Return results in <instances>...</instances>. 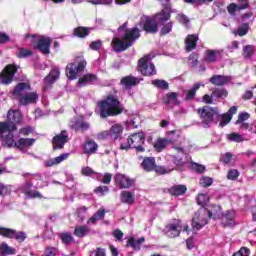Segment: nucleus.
Listing matches in <instances>:
<instances>
[{
    "label": "nucleus",
    "instance_id": "47",
    "mask_svg": "<svg viewBox=\"0 0 256 256\" xmlns=\"http://www.w3.org/2000/svg\"><path fill=\"white\" fill-rule=\"evenodd\" d=\"M18 103L20 106L25 107L31 105V103H37L36 97H20L18 98Z\"/></svg>",
    "mask_w": 256,
    "mask_h": 256
},
{
    "label": "nucleus",
    "instance_id": "31",
    "mask_svg": "<svg viewBox=\"0 0 256 256\" xmlns=\"http://www.w3.org/2000/svg\"><path fill=\"white\" fill-rule=\"evenodd\" d=\"M102 219H105V209L100 208L88 219L87 225H97V221H102Z\"/></svg>",
    "mask_w": 256,
    "mask_h": 256
},
{
    "label": "nucleus",
    "instance_id": "41",
    "mask_svg": "<svg viewBox=\"0 0 256 256\" xmlns=\"http://www.w3.org/2000/svg\"><path fill=\"white\" fill-rule=\"evenodd\" d=\"M96 179L97 181H100V183H103L104 185H109V183H111V179H113V175L111 173H98Z\"/></svg>",
    "mask_w": 256,
    "mask_h": 256
},
{
    "label": "nucleus",
    "instance_id": "58",
    "mask_svg": "<svg viewBox=\"0 0 256 256\" xmlns=\"http://www.w3.org/2000/svg\"><path fill=\"white\" fill-rule=\"evenodd\" d=\"M229 92L225 88L216 89L212 92L211 97H227Z\"/></svg>",
    "mask_w": 256,
    "mask_h": 256
},
{
    "label": "nucleus",
    "instance_id": "1",
    "mask_svg": "<svg viewBox=\"0 0 256 256\" xmlns=\"http://www.w3.org/2000/svg\"><path fill=\"white\" fill-rule=\"evenodd\" d=\"M141 37V32L138 27L128 28L127 22L118 28V32L112 39V47L116 53L127 51L129 47Z\"/></svg>",
    "mask_w": 256,
    "mask_h": 256
},
{
    "label": "nucleus",
    "instance_id": "34",
    "mask_svg": "<svg viewBox=\"0 0 256 256\" xmlns=\"http://www.w3.org/2000/svg\"><path fill=\"white\" fill-rule=\"evenodd\" d=\"M197 41H199V37L195 34L188 35L186 38V51H193L195 47H197Z\"/></svg>",
    "mask_w": 256,
    "mask_h": 256
},
{
    "label": "nucleus",
    "instance_id": "45",
    "mask_svg": "<svg viewBox=\"0 0 256 256\" xmlns=\"http://www.w3.org/2000/svg\"><path fill=\"white\" fill-rule=\"evenodd\" d=\"M81 174L84 175V177H92V179H97V175H99V173L95 172L89 166L82 167Z\"/></svg>",
    "mask_w": 256,
    "mask_h": 256
},
{
    "label": "nucleus",
    "instance_id": "25",
    "mask_svg": "<svg viewBox=\"0 0 256 256\" xmlns=\"http://www.w3.org/2000/svg\"><path fill=\"white\" fill-rule=\"evenodd\" d=\"M82 149L86 155H93L97 153V149H99V145H97L96 141L89 140L82 145Z\"/></svg>",
    "mask_w": 256,
    "mask_h": 256
},
{
    "label": "nucleus",
    "instance_id": "40",
    "mask_svg": "<svg viewBox=\"0 0 256 256\" xmlns=\"http://www.w3.org/2000/svg\"><path fill=\"white\" fill-rule=\"evenodd\" d=\"M175 170V166H157V164L154 167L155 173H158V175H167V173H171V171Z\"/></svg>",
    "mask_w": 256,
    "mask_h": 256
},
{
    "label": "nucleus",
    "instance_id": "64",
    "mask_svg": "<svg viewBox=\"0 0 256 256\" xmlns=\"http://www.w3.org/2000/svg\"><path fill=\"white\" fill-rule=\"evenodd\" d=\"M90 256H106L105 249L97 248L96 250L90 252Z\"/></svg>",
    "mask_w": 256,
    "mask_h": 256
},
{
    "label": "nucleus",
    "instance_id": "9",
    "mask_svg": "<svg viewBox=\"0 0 256 256\" xmlns=\"http://www.w3.org/2000/svg\"><path fill=\"white\" fill-rule=\"evenodd\" d=\"M213 217V213L209 211V209L202 208L198 210L194 217L192 218V230L193 231H201L205 225H207L208 220Z\"/></svg>",
    "mask_w": 256,
    "mask_h": 256
},
{
    "label": "nucleus",
    "instance_id": "53",
    "mask_svg": "<svg viewBox=\"0 0 256 256\" xmlns=\"http://www.w3.org/2000/svg\"><path fill=\"white\" fill-rule=\"evenodd\" d=\"M13 239L18 241V243H23V241H25V239H27V234L23 231L14 230Z\"/></svg>",
    "mask_w": 256,
    "mask_h": 256
},
{
    "label": "nucleus",
    "instance_id": "14",
    "mask_svg": "<svg viewBox=\"0 0 256 256\" xmlns=\"http://www.w3.org/2000/svg\"><path fill=\"white\" fill-rule=\"evenodd\" d=\"M17 73L15 65H7L4 70L0 73V83L2 85H11L13 83V77Z\"/></svg>",
    "mask_w": 256,
    "mask_h": 256
},
{
    "label": "nucleus",
    "instance_id": "21",
    "mask_svg": "<svg viewBox=\"0 0 256 256\" xmlns=\"http://www.w3.org/2000/svg\"><path fill=\"white\" fill-rule=\"evenodd\" d=\"M235 113H237V107L236 106H232L228 112L219 115L218 119H220V127H225V125H229V123H231V119H233V115H235Z\"/></svg>",
    "mask_w": 256,
    "mask_h": 256
},
{
    "label": "nucleus",
    "instance_id": "10",
    "mask_svg": "<svg viewBox=\"0 0 256 256\" xmlns=\"http://www.w3.org/2000/svg\"><path fill=\"white\" fill-rule=\"evenodd\" d=\"M198 115L205 127H209L212 123H215V119H219V109L204 106L198 109Z\"/></svg>",
    "mask_w": 256,
    "mask_h": 256
},
{
    "label": "nucleus",
    "instance_id": "42",
    "mask_svg": "<svg viewBox=\"0 0 256 256\" xmlns=\"http://www.w3.org/2000/svg\"><path fill=\"white\" fill-rule=\"evenodd\" d=\"M5 255H15V249L7 245L6 243H3L0 245V256Z\"/></svg>",
    "mask_w": 256,
    "mask_h": 256
},
{
    "label": "nucleus",
    "instance_id": "12",
    "mask_svg": "<svg viewBox=\"0 0 256 256\" xmlns=\"http://www.w3.org/2000/svg\"><path fill=\"white\" fill-rule=\"evenodd\" d=\"M29 91H31V84L29 82H21L14 88L12 95L17 97H38L36 92Z\"/></svg>",
    "mask_w": 256,
    "mask_h": 256
},
{
    "label": "nucleus",
    "instance_id": "36",
    "mask_svg": "<svg viewBox=\"0 0 256 256\" xmlns=\"http://www.w3.org/2000/svg\"><path fill=\"white\" fill-rule=\"evenodd\" d=\"M123 135V126L115 124L110 128V137L116 141Z\"/></svg>",
    "mask_w": 256,
    "mask_h": 256
},
{
    "label": "nucleus",
    "instance_id": "16",
    "mask_svg": "<svg viewBox=\"0 0 256 256\" xmlns=\"http://www.w3.org/2000/svg\"><path fill=\"white\" fill-rule=\"evenodd\" d=\"M141 25L143 27V31H146V33H157L159 31V26L155 18L143 16L141 18L140 27Z\"/></svg>",
    "mask_w": 256,
    "mask_h": 256
},
{
    "label": "nucleus",
    "instance_id": "62",
    "mask_svg": "<svg viewBox=\"0 0 256 256\" xmlns=\"http://www.w3.org/2000/svg\"><path fill=\"white\" fill-rule=\"evenodd\" d=\"M59 253V248L53 247V246H48L45 249V255L46 256H55Z\"/></svg>",
    "mask_w": 256,
    "mask_h": 256
},
{
    "label": "nucleus",
    "instance_id": "61",
    "mask_svg": "<svg viewBox=\"0 0 256 256\" xmlns=\"http://www.w3.org/2000/svg\"><path fill=\"white\" fill-rule=\"evenodd\" d=\"M103 47V42L101 40L92 41L89 45V49L92 51H99Z\"/></svg>",
    "mask_w": 256,
    "mask_h": 256
},
{
    "label": "nucleus",
    "instance_id": "28",
    "mask_svg": "<svg viewBox=\"0 0 256 256\" xmlns=\"http://www.w3.org/2000/svg\"><path fill=\"white\" fill-rule=\"evenodd\" d=\"M155 165H157L155 157H145L141 163L142 169H144V171H147L148 173L154 171Z\"/></svg>",
    "mask_w": 256,
    "mask_h": 256
},
{
    "label": "nucleus",
    "instance_id": "11",
    "mask_svg": "<svg viewBox=\"0 0 256 256\" xmlns=\"http://www.w3.org/2000/svg\"><path fill=\"white\" fill-rule=\"evenodd\" d=\"M151 59L153 57L148 54L138 61V71L146 77L157 75V69H155V64L151 63Z\"/></svg>",
    "mask_w": 256,
    "mask_h": 256
},
{
    "label": "nucleus",
    "instance_id": "60",
    "mask_svg": "<svg viewBox=\"0 0 256 256\" xmlns=\"http://www.w3.org/2000/svg\"><path fill=\"white\" fill-rule=\"evenodd\" d=\"M247 33H249V24L244 23L238 27L239 37H243L244 35H247Z\"/></svg>",
    "mask_w": 256,
    "mask_h": 256
},
{
    "label": "nucleus",
    "instance_id": "5",
    "mask_svg": "<svg viewBox=\"0 0 256 256\" xmlns=\"http://www.w3.org/2000/svg\"><path fill=\"white\" fill-rule=\"evenodd\" d=\"M35 141V138H20L15 141V135L13 134L6 135L2 138V143L5 147H15L19 151H22V153H27L35 145Z\"/></svg>",
    "mask_w": 256,
    "mask_h": 256
},
{
    "label": "nucleus",
    "instance_id": "15",
    "mask_svg": "<svg viewBox=\"0 0 256 256\" xmlns=\"http://www.w3.org/2000/svg\"><path fill=\"white\" fill-rule=\"evenodd\" d=\"M66 143H69V133L67 130L61 131L60 134H57L52 138V147L54 151L63 149Z\"/></svg>",
    "mask_w": 256,
    "mask_h": 256
},
{
    "label": "nucleus",
    "instance_id": "48",
    "mask_svg": "<svg viewBox=\"0 0 256 256\" xmlns=\"http://www.w3.org/2000/svg\"><path fill=\"white\" fill-rule=\"evenodd\" d=\"M152 85L157 89H164V90L169 89V83L165 80H159V79L153 80Z\"/></svg>",
    "mask_w": 256,
    "mask_h": 256
},
{
    "label": "nucleus",
    "instance_id": "6",
    "mask_svg": "<svg viewBox=\"0 0 256 256\" xmlns=\"http://www.w3.org/2000/svg\"><path fill=\"white\" fill-rule=\"evenodd\" d=\"M87 67V60L83 56H77L72 62L66 66V76L71 81L81 77L85 68Z\"/></svg>",
    "mask_w": 256,
    "mask_h": 256
},
{
    "label": "nucleus",
    "instance_id": "3",
    "mask_svg": "<svg viewBox=\"0 0 256 256\" xmlns=\"http://www.w3.org/2000/svg\"><path fill=\"white\" fill-rule=\"evenodd\" d=\"M99 114L102 119L107 117H117L121 113H127L125 106L116 97H107L106 99L98 102Z\"/></svg>",
    "mask_w": 256,
    "mask_h": 256
},
{
    "label": "nucleus",
    "instance_id": "30",
    "mask_svg": "<svg viewBox=\"0 0 256 256\" xmlns=\"http://www.w3.org/2000/svg\"><path fill=\"white\" fill-rule=\"evenodd\" d=\"M69 153L61 154L55 158H51L44 162L45 167H53L54 165H59V163H63L66 159H68Z\"/></svg>",
    "mask_w": 256,
    "mask_h": 256
},
{
    "label": "nucleus",
    "instance_id": "18",
    "mask_svg": "<svg viewBox=\"0 0 256 256\" xmlns=\"http://www.w3.org/2000/svg\"><path fill=\"white\" fill-rule=\"evenodd\" d=\"M237 214L235 210H228L222 214L221 221L223 227H235V218Z\"/></svg>",
    "mask_w": 256,
    "mask_h": 256
},
{
    "label": "nucleus",
    "instance_id": "57",
    "mask_svg": "<svg viewBox=\"0 0 256 256\" xmlns=\"http://www.w3.org/2000/svg\"><path fill=\"white\" fill-rule=\"evenodd\" d=\"M254 53H255V48L251 45H247L244 48L243 56L245 57V59H251Z\"/></svg>",
    "mask_w": 256,
    "mask_h": 256
},
{
    "label": "nucleus",
    "instance_id": "44",
    "mask_svg": "<svg viewBox=\"0 0 256 256\" xmlns=\"http://www.w3.org/2000/svg\"><path fill=\"white\" fill-rule=\"evenodd\" d=\"M73 129H75V131H81L83 133V131H87V129H89V123L83 120H78L73 124Z\"/></svg>",
    "mask_w": 256,
    "mask_h": 256
},
{
    "label": "nucleus",
    "instance_id": "23",
    "mask_svg": "<svg viewBox=\"0 0 256 256\" xmlns=\"http://www.w3.org/2000/svg\"><path fill=\"white\" fill-rule=\"evenodd\" d=\"M171 19V8L167 7L163 9L160 13L156 14L154 20L159 25H163V23H167Z\"/></svg>",
    "mask_w": 256,
    "mask_h": 256
},
{
    "label": "nucleus",
    "instance_id": "20",
    "mask_svg": "<svg viewBox=\"0 0 256 256\" xmlns=\"http://www.w3.org/2000/svg\"><path fill=\"white\" fill-rule=\"evenodd\" d=\"M37 49L44 55H49L51 52V38L41 36L38 40Z\"/></svg>",
    "mask_w": 256,
    "mask_h": 256
},
{
    "label": "nucleus",
    "instance_id": "56",
    "mask_svg": "<svg viewBox=\"0 0 256 256\" xmlns=\"http://www.w3.org/2000/svg\"><path fill=\"white\" fill-rule=\"evenodd\" d=\"M197 203L201 207H205V205H207V203H209V195H207V194H199L198 197H197Z\"/></svg>",
    "mask_w": 256,
    "mask_h": 256
},
{
    "label": "nucleus",
    "instance_id": "19",
    "mask_svg": "<svg viewBox=\"0 0 256 256\" xmlns=\"http://www.w3.org/2000/svg\"><path fill=\"white\" fill-rule=\"evenodd\" d=\"M205 61L207 63H215L223 59V50L208 49L205 51Z\"/></svg>",
    "mask_w": 256,
    "mask_h": 256
},
{
    "label": "nucleus",
    "instance_id": "59",
    "mask_svg": "<svg viewBox=\"0 0 256 256\" xmlns=\"http://www.w3.org/2000/svg\"><path fill=\"white\" fill-rule=\"evenodd\" d=\"M173 31V22L166 23L160 30L161 35H167Z\"/></svg>",
    "mask_w": 256,
    "mask_h": 256
},
{
    "label": "nucleus",
    "instance_id": "27",
    "mask_svg": "<svg viewBox=\"0 0 256 256\" xmlns=\"http://www.w3.org/2000/svg\"><path fill=\"white\" fill-rule=\"evenodd\" d=\"M120 201L126 205H133L135 203V193L127 190L122 191L120 193Z\"/></svg>",
    "mask_w": 256,
    "mask_h": 256
},
{
    "label": "nucleus",
    "instance_id": "33",
    "mask_svg": "<svg viewBox=\"0 0 256 256\" xmlns=\"http://www.w3.org/2000/svg\"><path fill=\"white\" fill-rule=\"evenodd\" d=\"M170 195L174 197H179L181 195H185L187 193V186L185 185H174L169 189Z\"/></svg>",
    "mask_w": 256,
    "mask_h": 256
},
{
    "label": "nucleus",
    "instance_id": "26",
    "mask_svg": "<svg viewBox=\"0 0 256 256\" xmlns=\"http://www.w3.org/2000/svg\"><path fill=\"white\" fill-rule=\"evenodd\" d=\"M144 241L145 237L135 239V237L132 236L127 240L126 247H131L134 251H141V245H143Z\"/></svg>",
    "mask_w": 256,
    "mask_h": 256
},
{
    "label": "nucleus",
    "instance_id": "39",
    "mask_svg": "<svg viewBox=\"0 0 256 256\" xmlns=\"http://www.w3.org/2000/svg\"><path fill=\"white\" fill-rule=\"evenodd\" d=\"M169 145V140L165 139V138H159L158 140H156V142L154 143V149L158 152L161 153V151H163V149H165V147H167Z\"/></svg>",
    "mask_w": 256,
    "mask_h": 256
},
{
    "label": "nucleus",
    "instance_id": "29",
    "mask_svg": "<svg viewBox=\"0 0 256 256\" xmlns=\"http://www.w3.org/2000/svg\"><path fill=\"white\" fill-rule=\"evenodd\" d=\"M251 115L247 112H242L238 115V119L236 120V125H240V129L242 131H247V128L249 127V123L245 122L247 121Z\"/></svg>",
    "mask_w": 256,
    "mask_h": 256
},
{
    "label": "nucleus",
    "instance_id": "7",
    "mask_svg": "<svg viewBox=\"0 0 256 256\" xmlns=\"http://www.w3.org/2000/svg\"><path fill=\"white\" fill-rule=\"evenodd\" d=\"M144 144L145 133L138 132L130 135L126 141H122L120 149L124 151H128V149H136L138 153H143V151H145V148L143 147Z\"/></svg>",
    "mask_w": 256,
    "mask_h": 256
},
{
    "label": "nucleus",
    "instance_id": "51",
    "mask_svg": "<svg viewBox=\"0 0 256 256\" xmlns=\"http://www.w3.org/2000/svg\"><path fill=\"white\" fill-rule=\"evenodd\" d=\"M164 103L167 109H173L175 105H178L177 97H166L164 98Z\"/></svg>",
    "mask_w": 256,
    "mask_h": 256
},
{
    "label": "nucleus",
    "instance_id": "35",
    "mask_svg": "<svg viewBox=\"0 0 256 256\" xmlns=\"http://www.w3.org/2000/svg\"><path fill=\"white\" fill-rule=\"evenodd\" d=\"M139 83V80L133 76H125L121 79V85L125 87V89H131V87H135Z\"/></svg>",
    "mask_w": 256,
    "mask_h": 256
},
{
    "label": "nucleus",
    "instance_id": "8",
    "mask_svg": "<svg viewBox=\"0 0 256 256\" xmlns=\"http://www.w3.org/2000/svg\"><path fill=\"white\" fill-rule=\"evenodd\" d=\"M182 231L189 233V225L183 226V221L177 218L171 219L164 227V233L170 239L179 237Z\"/></svg>",
    "mask_w": 256,
    "mask_h": 256
},
{
    "label": "nucleus",
    "instance_id": "22",
    "mask_svg": "<svg viewBox=\"0 0 256 256\" xmlns=\"http://www.w3.org/2000/svg\"><path fill=\"white\" fill-rule=\"evenodd\" d=\"M233 81L232 76H225V75H214L210 78V83L212 85H216L218 87H222L223 85H227Z\"/></svg>",
    "mask_w": 256,
    "mask_h": 256
},
{
    "label": "nucleus",
    "instance_id": "37",
    "mask_svg": "<svg viewBox=\"0 0 256 256\" xmlns=\"http://www.w3.org/2000/svg\"><path fill=\"white\" fill-rule=\"evenodd\" d=\"M248 8H249V3H244L240 5L232 3L227 7V11L230 15H235L236 11H241V9H248Z\"/></svg>",
    "mask_w": 256,
    "mask_h": 256
},
{
    "label": "nucleus",
    "instance_id": "46",
    "mask_svg": "<svg viewBox=\"0 0 256 256\" xmlns=\"http://www.w3.org/2000/svg\"><path fill=\"white\" fill-rule=\"evenodd\" d=\"M203 87V82H197L195 83L190 89L187 90V95L186 97H195L197 95V92L199 89Z\"/></svg>",
    "mask_w": 256,
    "mask_h": 256
},
{
    "label": "nucleus",
    "instance_id": "52",
    "mask_svg": "<svg viewBox=\"0 0 256 256\" xmlns=\"http://www.w3.org/2000/svg\"><path fill=\"white\" fill-rule=\"evenodd\" d=\"M228 141H233L235 143H243L245 139H243V136L239 133H231L227 135Z\"/></svg>",
    "mask_w": 256,
    "mask_h": 256
},
{
    "label": "nucleus",
    "instance_id": "13",
    "mask_svg": "<svg viewBox=\"0 0 256 256\" xmlns=\"http://www.w3.org/2000/svg\"><path fill=\"white\" fill-rule=\"evenodd\" d=\"M115 186L119 189H131L135 185V179L121 173H116L114 175Z\"/></svg>",
    "mask_w": 256,
    "mask_h": 256
},
{
    "label": "nucleus",
    "instance_id": "38",
    "mask_svg": "<svg viewBox=\"0 0 256 256\" xmlns=\"http://www.w3.org/2000/svg\"><path fill=\"white\" fill-rule=\"evenodd\" d=\"M59 238L64 245H71V243H75V238H73L71 232L60 233Z\"/></svg>",
    "mask_w": 256,
    "mask_h": 256
},
{
    "label": "nucleus",
    "instance_id": "55",
    "mask_svg": "<svg viewBox=\"0 0 256 256\" xmlns=\"http://www.w3.org/2000/svg\"><path fill=\"white\" fill-rule=\"evenodd\" d=\"M200 185L201 187H211L213 185V178L209 176H202L200 178Z\"/></svg>",
    "mask_w": 256,
    "mask_h": 256
},
{
    "label": "nucleus",
    "instance_id": "63",
    "mask_svg": "<svg viewBox=\"0 0 256 256\" xmlns=\"http://www.w3.org/2000/svg\"><path fill=\"white\" fill-rule=\"evenodd\" d=\"M191 169L192 171H195V173H205V166L195 162L191 164Z\"/></svg>",
    "mask_w": 256,
    "mask_h": 256
},
{
    "label": "nucleus",
    "instance_id": "54",
    "mask_svg": "<svg viewBox=\"0 0 256 256\" xmlns=\"http://www.w3.org/2000/svg\"><path fill=\"white\" fill-rule=\"evenodd\" d=\"M31 55H33V52L30 49H26V48L18 49L17 57H19V59H25V57H31Z\"/></svg>",
    "mask_w": 256,
    "mask_h": 256
},
{
    "label": "nucleus",
    "instance_id": "4",
    "mask_svg": "<svg viewBox=\"0 0 256 256\" xmlns=\"http://www.w3.org/2000/svg\"><path fill=\"white\" fill-rule=\"evenodd\" d=\"M7 121L0 122V139L6 135H13L17 131V125L23 123V113L19 110L10 109L6 116Z\"/></svg>",
    "mask_w": 256,
    "mask_h": 256
},
{
    "label": "nucleus",
    "instance_id": "43",
    "mask_svg": "<svg viewBox=\"0 0 256 256\" xmlns=\"http://www.w3.org/2000/svg\"><path fill=\"white\" fill-rule=\"evenodd\" d=\"M87 211L88 208L85 206H81L76 209L78 223H83V221H85V215H87Z\"/></svg>",
    "mask_w": 256,
    "mask_h": 256
},
{
    "label": "nucleus",
    "instance_id": "50",
    "mask_svg": "<svg viewBox=\"0 0 256 256\" xmlns=\"http://www.w3.org/2000/svg\"><path fill=\"white\" fill-rule=\"evenodd\" d=\"M0 235H2V237H7V239H13L15 230L11 228L0 227Z\"/></svg>",
    "mask_w": 256,
    "mask_h": 256
},
{
    "label": "nucleus",
    "instance_id": "32",
    "mask_svg": "<svg viewBox=\"0 0 256 256\" xmlns=\"http://www.w3.org/2000/svg\"><path fill=\"white\" fill-rule=\"evenodd\" d=\"M90 233H91V228H89V226L87 225L76 226L74 229V235L79 239H83V237H87V235Z\"/></svg>",
    "mask_w": 256,
    "mask_h": 256
},
{
    "label": "nucleus",
    "instance_id": "17",
    "mask_svg": "<svg viewBox=\"0 0 256 256\" xmlns=\"http://www.w3.org/2000/svg\"><path fill=\"white\" fill-rule=\"evenodd\" d=\"M60 76H61V71L59 70V68L53 67L49 75H47L44 78L43 91H48V89H51L53 83H55V81L59 79Z\"/></svg>",
    "mask_w": 256,
    "mask_h": 256
},
{
    "label": "nucleus",
    "instance_id": "49",
    "mask_svg": "<svg viewBox=\"0 0 256 256\" xmlns=\"http://www.w3.org/2000/svg\"><path fill=\"white\" fill-rule=\"evenodd\" d=\"M89 29L85 28V27H78L76 29H74V35H76V37H80V38H85L87 37V35H89Z\"/></svg>",
    "mask_w": 256,
    "mask_h": 256
},
{
    "label": "nucleus",
    "instance_id": "2",
    "mask_svg": "<svg viewBox=\"0 0 256 256\" xmlns=\"http://www.w3.org/2000/svg\"><path fill=\"white\" fill-rule=\"evenodd\" d=\"M22 177H24L26 181L22 184V187L19 188L20 193H23L26 199H43V194H41L39 190H33V187L34 189H43V187L49 185L47 180H45V174L24 173Z\"/></svg>",
    "mask_w": 256,
    "mask_h": 256
},
{
    "label": "nucleus",
    "instance_id": "24",
    "mask_svg": "<svg viewBox=\"0 0 256 256\" xmlns=\"http://www.w3.org/2000/svg\"><path fill=\"white\" fill-rule=\"evenodd\" d=\"M97 83V76L93 74H86L78 80V87H86V85H95Z\"/></svg>",
    "mask_w": 256,
    "mask_h": 256
}]
</instances>
